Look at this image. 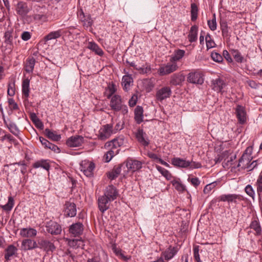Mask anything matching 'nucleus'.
Returning a JSON list of instances; mask_svg holds the SVG:
<instances>
[{
  "instance_id": "nucleus-32",
  "label": "nucleus",
  "mask_w": 262,
  "mask_h": 262,
  "mask_svg": "<svg viewBox=\"0 0 262 262\" xmlns=\"http://www.w3.org/2000/svg\"><path fill=\"white\" fill-rule=\"evenodd\" d=\"M21 245L24 250H32L38 247L35 241L28 238L23 240Z\"/></svg>"
},
{
  "instance_id": "nucleus-50",
  "label": "nucleus",
  "mask_w": 262,
  "mask_h": 262,
  "mask_svg": "<svg viewBox=\"0 0 262 262\" xmlns=\"http://www.w3.org/2000/svg\"><path fill=\"white\" fill-rule=\"evenodd\" d=\"M14 201L13 198L10 196L8 197V201L6 204L5 205L1 206V208L3 209V210L5 211H11L14 206Z\"/></svg>"
},
{
  "instance_id": "nucleus-46",
  "label": "nucleus",
  "mask_w": 262,
  "mask_h": 262,
  "mask_svg": "<svg viewBox=\"0 0 262 262\" xmlns=\"http://www.w3.org/2000/svg\"><path fill=\"white\" fill-rule=\"evenodd\" d=\"M5 123L11 133L15 136L18 135L19 134V130L15 123L11 121H10L9 123H7L6 121H5Z\"/></svg>"
},
{
  "instance_id": "nucleus-41",
  "label": "nucleus",
  "mask_w": 262,
  "mask_h": 262,
  "mask_svg": "<svg viewBox=\"0 0 262 262\" xmlns=\"http://www.w3.org/2000/svg\"><path fill=\"white\" fill-rule=\"evenodd\" d=\"M198 31V26L194 25L191 27L188 35V40L190 42H195L197 40Z\"/></svg>"
},
{
  "instance_id": "nucleus-34",
  "label": "nucleus",
  "mask_w": 262,
  "mask_h": 262,
  "mask_svg": "<svg viewBox=\"0 0 262 262\" xmlns=\"http://www.w3.org/2000/svg\"><path fill=\"white\" fill-rule=\"evenodd\" d=\"M133 82V79L131 75L127 74L124 75L122 79V85L123 86V89L127 91L130 84Z\"/></svg>"
},
{
  "instance_id": "nucleus-2",
  "label": "nucleus",
  "mask_w": 262,
  "mask_h": 262,
  "mask_svg": "<svg viewBox=\"0 0 262 262\" xmlns=\"http://www.w3.org/2000/svg\"><path fill=\"white\" fill-rule=\"evenodd\" d=\"M122 164L126 167L127 171L134 173L139 171L142 168L143 163L135 159L128 158Z\"/></svg>"
},
{
  "instance_id": "nucleus-19",
  "label": "nucleus",
  "mask_w": 262,
  "mask_h": 262,
  "mask_svg": "<svg viewBox=\"0 0 262 262\" xmlns=\"http://www.w3.org/2000/svg\"><path fill=\"white\" fill-rule=\"evenodd\" d=\"M235 114L239 123L244 124L247 120L246 112L244 106L237 105L235 110Z\"/></svg>"
},
{
  "instance_id": "nucleus-13",
  "label": "nucleus",
  "mask_w": 262,
  "mask_h": 262,
  "mask_svg": "<svg viewBox=\"0 0 262 262\" xmlns=\"http://www.w3.org/2000/svg\"><path fill=\"white\" fill-rule=\"evenodd\" d=\"M99 137L102 139L109 138L111 135L114 134L113 132V124H107L102 126L99 132Z\"/></svg>"
},
{
  "instance_id": "nucleus-10",
  "label": "nucleus",
  "mask_w": 262,
  "mask_h": 262,
  "mask_svg": "<svg viewBox=\"0 0 262 262\" xmlns=\"http://www.w3.org/2000/svg\"><path fill=\"white\" fill-rule=\"evenodd\" d=\"M171 93V90L169 87L164 86L157 91L155 97L157 101L162 102L170 97Z\"/></svg>"
},
{
  "instance_id": "nucleus-9",
  "label": "nucleus",
  "mask_w": 262,
  "mask_h": 262,
  "mask_svg": "<svg viewBox=\"0 0 262 262\" xmlns=\"http://www.w3.org/2000/svg\"><path fill=\"white\" fill-rule=\"evenodd\" d=\"M112 202L105 195H100L97 200L98 207L100 211L103 213L110 208V202Z\"/></svg>"
},
{
  "instance_id": "nucleus-29",
  "label": "nucleus",
  "mask_w": 262,
  "mask_h": 262,
  "mask_svg": "<svg viewBox=\"0 0 262 262\" xmlns=\"http://www.w3.org/2000/svg\"><path fill=\"white\" fill-rule=\"evenodd\" d=\"M134 119L139 124L143 121V108L141 106L138 105L134 111Z\"/></svg>"
},
{
  "instance_id": "nucleus-49",
  "label": "nucleus",
  "mask_w": 262,
  "mask_h": 262,
  "mask_svg": "<svg viewBox=\"0 0 262 262\" xmlns=\"http://www.w3.org/2000/svg\"><path fill=\"white\" fill-rule=\"evenodd\" d=\"M256 190L259 199H262V174L261 173L258 176L256 182Z\"/></svg>"
},
{
  "instance_id": "nucleus-7",
  "label": "nucleus",
  "mask_w": 262,
  "mask_h": 262,
  "mask_svg": "<svg viewBox=\"0 0 262 262\" xmlns=\"http://www.w3.org/2000/svg\"><path fill=\"white\" fill-rule=\"evenodd\" d=\"M178 69V66L176 62L170 61L166 65L160 67L158 73L161 76L166 75L177 71Z\"/></svg>"
},
{
  "instance_id": "nucleus-39",
  "label": "nucleus",
  "mask_w": 262,
  "mask_h": 262,
  "mask_svg": "<svg viewBox=\"0 0 262 262\" xmlns=\"http://www.w3.org/2000/svg\"><path fill=\"white\" fill-rule=\"evenodd\" d=\"M220 28L222 31V35L224 37H228L229 36V27L226 19L220 18Z\"/></svg>"
},
{
  "instance_id": "nucleus-28",
  "label": "nucleus",
  "mask_w": 262,
  "mask_h": 262,
  "mask_svg": "<svg viewBox=\"0 0 262 262\" xmlns=\"http://www.w3.org/2000/svg\"><path fill=\"white\" fill-rule=\"evenodd\" d=\"M124 166V164H120L118 166H115L111 171L107 173V177L111 180H115L120 174L122 167Z\"/></svg>"
},
{
  "instance_id": "nucleus-51",
  "label": "nucleus",
  "mask_w": 262,
  "mask_h": 262,
  "mask_svg": "<svg viewBox=\"0 0 262 262\" xmlns=\"http://www.w3.org/2000/svg\"><path fill=\"white\" fill-rule=\"evenodd\" d=\"M118 153L119 150H117L116 153L115 154L114 151L111 149L105 154L103 157V160H104L105 162H109L115 156V155L118 154Z\"/></svg>"
},
{
  "instance_id": "nucleus-31",
  "label": "nucleus",
  "mask_w": 262,
  "mask_h": 262,
  "mask_svg": "<svg viewBox=\"0 0 262 262\" xmlns=\"http://www.w3.org/2000/svg\"><path fill=\"white\" fill-rule=\"evenodd\" d=\"M249 227L254 230L256 235H260L261 234V227L257 217H254L250 224Z\"/></svg>"
},
{
  "instance_id": "nucleus-5",
  "label": "nucleus",
  "mask_w": 262,
  "mask_h": 262,
  "mask_svg": "<svg viewBox=\"0 0 262 262\" xmlns=\"http://www.w3.org/2000/svg\"><path fill=\"white\" fill-rule=\"evenodd\" d=\"M63 215L65 217H73L77 214L76 205L70 200L66 201L63 206Z\"/></svg>"
},
{
  "instance_id": "nucleus-20",
  "label": "nucleus",
  "mask_w": 262,
  "mask_h": 262,
  "mask_svg": "<svg viewBox=\"0 0 262 262\" xmlns=\"http://www.w3.org/2000/svg\"><path fill=\"white\" fill-rule=\"evenodd\" d=\"M67 33V32L64 31L62 29H59L57 31H52L43 37L45 43L52 39H55L59 38L63 34Z\"/></svg>"
},
{
  "instance_id": "nucleus-58",
  "label": "nucleus",
  "mask_w": 262,
  "mask_h": 262,
  "mask_svg": "<svg viewBox=\"0 0 262 262\" xmlns=\"http://www.w3.org/2000/svg\"><path fill=\"white\" fill-rule=\"evenodd\" d=\"M212 59L216 62L220 63L223 60V56L216 52L213 51L211 54Z\"/></svg>"
},
{
  "instance_id": "nucleus-1",
  "label": "nucleus",
  "mask_w": 262,
  "mask_h": 262,
  "mask_svg": "<svg viewBox=\"0 0 262 262\" xmlns=\"http://www.w3.org/2000/svg\"><path fill=\"white\" fill-rule=\"evenodd\" d=\"M110 106L111 110L114 112H121L123 115L128 113V107L126 105L122 103L121 96L118 95H115L111 98Z\"/></svg>"
},
{
  "instance_id": "nucleus-53",
  "label": "nucleus",
  "mask_w": 262,
  "mask_h": 262,
  "mask_svg": "<svg viewBox=\"0 0 262 262\" xmlns=\"http://www.w3.org/2000/svg\"><path fill=\"white\" fill-rule=\"evenodd\" d=\"M172 185L174 187L175 189L179 191L183 192L186 190L185 186L180 183V182L173 180L171 182Z\"/></svg>"
},
{
  "instance_id": "nucleus-37",
  "label": "nucleus",
  "mask_w": 262,
  "mask_h": 262,
  "mask_svg": "<svg viewBox=\"0 0 262 262\" xmlns=\"http://www.w3.org/2000/svg\"><path fill=\"white\" fill-rule=\"evenodd\" d=\"M116 85L113 82L110 83L105 88L104 95L105 96L107 99H110L113 96V95L116 92Z\"/></svg>"
},
{
  "instance_id": "nucleus-33",
  "label": "nucleus",
  "mask_w": 262,
  "mask_h": 262,
  "mask_svg": "<svg viewBox=\"0 0 262 262\" xmlns=\"http://www.w3.org/2000/svg\"><path fill=\"white\" fill-rule=\"evenodd\" d=\"M37 234V231L34 228H23L20 231V235L23 237H32Z\"/></svg>"
},
{
  "instance_id": "nucleus-60",
  "label": "nucleus",
  "mask_w": 262,
  "mask_h": 262,
  "mask_svg": "<svg viewBox=\"0 0 262 262\" xmlns=\"http://www.w3.org/2000/svg\"><path fill=\"white\" fill-rule=\"evenodd\" d=\"M8 94L10 96H13L15 94V81L9 83L8 85Z\"/></svg>"
},
{
  "instance_id": "nucleus-14",
  "label": "nucleus",
  "mask_w": 262,
  "mask_h": 262,
  "mask_svg": "<svg viewBox=\"0 0 262 262\" xmlns=\"http://www.w3.org/2000/svg\"><path fill=\"white\" fill-rule=\"evenodd\" d=\"M179 250V248L177 246L174 247L169 246L165 251L162 252L161 257H164L165 260L168 261L172 259L177 254Z\"/></svg>"
},
{
  "instance_id": "nucleus-15",
  "label": "nucleus",
  "mask_w": 262,
  "mask_h": 262,
  "mask_svg": "<svg viewBox=\"0 0 262 262\" xmlns=\"http://www.w3.org/2000/svg\"><path fill=\"white\" fill-rule=\"evenodd\" d=\"M84 138L81 136H72L67 141V145L70 147H75L82 145Z\"/></svg>"
},
{
  "instance_id": "nucleus-47",
  "label": "nucleus",
  "mask_w": 262,
  "mask_h": 262,
  "mask_svg": "<svg viewBox=\"0 0 262 262\" xmlns=\"http://www.w3.org/2000/svg\"><path fill=\"white\" fill-rule=\"evenodd\" d=\"M231 52L236 62L237 63H242L244 61V57L238 50L232 49Z\"/></svg>"
},
{
  "instance_id": "nucleus-40",
  "label": "nucleus",
  "mask_w": 262,
  "mask_h": 262,
  "mask_svg": "<svg viewBox=\"0 0 262 262\" xmlns=\"http://www.w3.org/2000/svg\"><path fill=\"white\" fill-rule=\"evenodd\" d=\"M22 95L29 96L30 94V79L28 78H24L22 82Z\"/></svg>"
},
{
  "instance_id": "nucleus-27",
  "label": "nucleus",
  "mask_w": 262,
  "mask_h": 262,
  "mask_svg": "<svg viewBox=\"0 0 262 262\" xmlns=\"http://www.w3.org/2000/svg\"><path fill=\"white\" fill-rule=\"evenodd\" d=\"M33 167L34 168H42L49 171L51 167L50 160L45 159L38 160L33 164Z\"/></svg>"
},
{
  "instance_id": "nucleus-52",
  "label": "nucleus",
  "mask_w": 262,
  "mask_h": 262,
  "mask_svg": "<svg viewBox=\"0 0 262 262\" xmlns=\"http://www.w3.org/2000/svg\"><path fill=\"white\" fill-rule=\"evenodd\" d=\"M157 169L167 180H170L172 178L170 172L167 169L159 166H157Z\"/></svg>"
},
{
  "instance_id": "nucleus-11",
  "label": "nucleus",
  "mask_w": 262,
  "mask_h": 262,
  "mask_svg": "<svg viewBox=\"0 0 262 262\" xmlns=\"http://www.w3.org/2000/svg\"><path fill=\"white\" fill-rule=\"evenodd\" d=\"M84 226L80 222L72 224L69 228V233L74 237H79L83 234Z\"/></svg>"
},
{
  "instance_id": "nucleus-62",
  "label": "nucleus",
  "mask_w": 262,
  "mask_h": 262,
  "mask_svg": "<svg viewBox=\"0 0 262 262\" xmlns=\"http://www.w3.org/2000/svg\"><path fill=\"white\" fill-rule=\"evenodd\" d=\"M144 83L145 84V89L148 92L151 91L154 87V84L151 80L146 79L144 80Z\"/></svg>"
},
{
  "instance_id": "nucleus-8",
  "label": "nucleus",
  "mask_w": 262,
  "mask_h": 262,
  "mask_svg": "<svg viewBox=\"0 0 262 262\" xmlns=\"http://www.w3.org/2000/svg\"><path fill=\"white\" fill-rule=\"evenodd\" d=\"M46 228L47 231L52 235L60 234L62 231L61 225L52 221L47 223Z\"/></svg>"
},
{
  "instance_id": "nucleus-61",
  "label": "nucleus",
  "mask_w": 262,
  "mask_h": 262,
  "mask_svg": "<svg viewBox=\"0 0 262 262\" xmlns=\"http://www.w3.org/2000/svg\"><path fill=\"white\" fill-rule=\"evenodd\" d=\"M199 246H195L193 247V256L196 262H202L199 255Z\"/></svg>"
},
{
  "instance_id": "nucleus-54",
  "label": "nucleus",
  "mask_w": 262,
  "mask_h": 262,
  "mask_svg": "<svg viewBox=\"0 0 262 262\" xmlns=\"http://www.w3.org/2000/svg\"><path fill=\"white\" fill-rule=\"evenodd\" d=\"M245 191L249 196L252 198V200L254 201L255 199V191L253 188L252 186L248 184L245 188Z\"/></svg>"
},
{
  "instance_id": "nucleus-43",
  "label": "nucleus",
  "mask_w": 262,
  "mask_h": 262,
  "mask_svg": "<svg viewBox=\"0 0 262 262\" xmlns=\"http://www.w3.org/2000/svg\"><path fill=\"white\" fill-rule=\"evenodd\" d=\"M45 134L49 139L54 141H58L61 139L60 135L57 134L55 132L51 131L49 128L45 129Z\"/></svg>"
},
{
  "instance_id": "nucleus-25",
  "label": "nucleus",
  "mask_w": 262,
  "mask_h": 262,
  "mask_svg": "<svg viewBox=\"0 0 262 262\" xmlns=\"http://www.w3.org/2000/svg\"><path fill=\"white\" fill-rule=\"evenodd\" d=\"M79 16L83 23V26L86 29H90L93 24V20L90 15H85L83 11L79 12Z\"/></svg>"
},
{
  "instance_id": "nucleus-57",
  "label": "nucleus",
  "mask_w": 262,
  "mask_h": 262,
  "mask_svg": "<svg viewBox=\"0 0 262 262\" xmlns=\"http://www.w3.org/2000/svg\"><path fill=\"white\" fill-rule=\"evenodd\" d=\"M206 43L207 48L210 49L214 47L215 43L213 39L211 37V35L209 34H207L205 37Z\"/></svg>"
},
{
  "instance_id": "nucleus-63",
  "label": "nucleus",
  "mask_w": 262,
  "mask_h": 262,
  "mask_svg": "<svg viewBox=\"0 0 262 262\" xmlns=\"http://www.w3.org/2000/svg\"><path fill=\"white\" fill-rule=\"evenodd\" d=\"M188 181L195 187H198L200 184V181L197 177L190 178L189 177Z\"/></svg>"
},
{
  "instance_id": "nucleus-38",
  "label": "nucleus",
  "mask_w": 262,
  "mask_h": 262,
  "mask_svg": "<svg viewBox=\"0 0 262 262\" xmlns=\"http://www.w3.org/2000/svg\"><path fill=\"white\" fill-rule=\"evenodd\" d=\"M35 62V59L33 57H29L27 59L25 66L26 72L28 73L33 72Z\"/></svg>"
},
{
  "instance_id": "nucleus-3",
  "label": "nucleus",
  "mask_w": 262,
  "mask_h": 262,
  "mask_svg": "<svg viewBox=\"0 0 262 262\" xmlns=\"http://www.w3.org/2000/svg\"><path fill=\"white\" fill-rule=\"evenodd\" d=\"M187 80L192 84L202 85L204 81V75L202 71L195 70L188 74Z\"/></svg>"
},
{
  "instance_id": "nucleus-30",
  "label": "nucleus",
  "mask_w": 262,
  "mask_h": 262,
  "mask_svg": "<svg viewBox=\"0 0 262 262\" xmlns=\"http://www.w3.org/2000/svg\"><path fill=\"white\" fill-rule=\"evenodd\" d=\"M146 134L143 132L142 129L139 128L136 134V137L138 142L143 146H146L148 144V140L145 138Z\"/></svg>"
},
{
  "instance_id": "nucleus-17",
  "label": "nucleus",
  "mask_w": 262,
  "mask_h": 262,
  "mask_svg": "<svg viewBox=\"0 0 262 262\" xmlns=\"http://www.w3.org/2000/svg\"><path fill=\"white\" fill-rule=\"evenodd\" d=\"M226 83L224 80L220 77L211 81L212 89L217 93L223 92V89L225 86Z\"/></svg>"
},
{
  "instance_id": "nucleus-42",
  "label": "nucleus",
  "mask_w": 262,
  "mask_h": 262,
  "mask_svg": "<svg viewBox=\"0 0 262 262\" xmlns=\"http://www.w3.org/2000/svg\"><path fill=\"white\" fill-rule=\"evenodd\" d=\"M124 143V140L122 138H116L112 140L110 142L105 143L104 147H120Z\"/></svg>"
},
{
  "instance_id": "nucleus-4",
  "label": "nucleus",
  "mask_w": 262,
  "mask_h": 262,
  "mask_svg": "<svg viewBox=\"0 0 262 262\" xmlns=\"http://www.w3.org/2000/svg\"><path fill=\"white\" fill-rule=\"evenodd\" d=\"M95 164L93 162L88 160H83L80 163V169L87 177L91 178L94 176Z\"/></svg>"
},
{
  "instance_id": "nucleus-35",
  "label": "nucleus",
  "mask_w": 262,
  "mask_h": 262,
  "mask_svg": "<svg viewBox=\"0 0 262 262\" xmlns=\"http://www.w3.org/2000/svg\"><path fill=\"white\" fill-rule=\"evenodd\" d=\"M68 243L70 246L76 249L79 248L84 249L85 246L84 241L81 238L79 239H70Z\"/></svg>"
},
{
  "instance_id": "nucleus-12",
  "label": "nucleus",
  "mask_w": 262,
  "mask_h": 262,
  "mask_svg": "<svg viewBox=\"0 0 262 262\" xmlns=\"http://www.w3.org/2000/svg\"><path fill=\"white\" fill-rule=\"evenodd\" d=\"M103 195L113 201L117 199L119 195L118 190L114 185H110L105 188Z\"/></svg>"
},
{
  "instance_id": "nucleus-26",
  "label": "nucleus",
  "mask_w": 262,
  "mask_h": 262,
  "mask_svg": "<svg viewBox=\"0 0 262 262\" xmlns=\"http://www.w3.org/2000/svg\"><path fill=\"white\" fill-rule=\"evenodd\" d=\"M184 80L185 77L182 74H174L170 77V84L174 86L181 85Z\"/></svg>"
},
{
  "instance_id": "nucleus-23",
  "label": "nucleus",
  "mask_w": 262,
  "mask_h": 262,
  "mask_svg": "<svg viewBox=\"0 0 262 262\" xmlns=\"http://www.w3.org/2000/svg\"><path fill=\"white\" fill-rule=\"evenodd\" d=\"M171 163L174 167L186 168L189 167V161H187L180 158H173L171 159Z\"/></svg>"
},
{
  "instance_id": "nucleus-45",
  "label": "nucleus",
  "mask_w": 262,
  "mask_h": 262,
  "mask_svg": "<svg viewBox=\"0 0 262 262\" xmlns=\"http://www.w3.org/2000/svg\"><path fill=\"white\" fill-rule=\"evenodd\" d=\"M12 34V31H7L4 34V43L6 45V46H8L10 49L13 46V37Z\"/></svg>"
},
{
  "instance_id": "nucleus-55",
  "label": "nucleus",
  "mask_w": 262,
  "mask_h": 262,
  "mask_svg": "<svg viewBox=\"0 0 262 262\" xmlns=\"http://www.w3.org/2000/svg\"><path fill=\"white\" fill-rule=\"evenodd\" d=\"M207 24L209 29L211 31H215L217 28L216 17L215 14L213 15V18L211 20H208L207 21Z\"/></svg>"
},
{
  "instance_id": "nucleus-44",
  "label": "nucleus",
  "mask_w": 262,
  "mask_h": 262,
  "mask_svg": "<svg viewBox=\"0 0 262 262\" xmlns=\"http://www.w3.org/2000/svg\"><path fill=\"white\" fill-rule=\"evenodd\" d=\"M185 53V51L183 50L178 49L175 50L173 55H172L170 58V61H174L176 62L184 57Z\"/></svg>"
},
{
  "instance_id": "nucleus-36",
  "label": "nucleus",
  "mask_w": 262,
  "mask_h": 262,
  "mask_svg": "<svg viewBox=\"0 0 262 262\" xmlns=\"http://www.w3.org/2000/svg\"><path fill=\"white\" fill-rule=\"evenodd\" d=\"M88 48L90 49L95 53L99 56H102L104 52L102 49L95 42H89L88 43Z\"/></svg>"
},
{
  "instance_id": "nucleus-6",
  "label": "nucleus",
  "mask_w": 262,
  "mask_h": 262,
  "mask_svg": "<svg viewBox=\"0 0 262 262\" xmlns=\"http://www.w3.org/2000/svg\"><path fill=\"white\" fill-rule=\"evenodd\" d=\"M219 200L222 202H227L228 203H234L237 204V200L239 201H244L245 198L239 194H222L219 198Z\"/></svg>"
},
{
  "instance_id": "nucleus-21",
  "label": "nucleus",
  "mask_w": 262,
  "mask_h": 262,
  "mask_svg": "<svg viewBox=\"0 0 262 262\" xmlns=\"http://www.w3.org/2000/svg\"><path fill=\"white\" fill-rule=\"evenodd\" d=\"M29 10L26 3L22 1L18 2L16 7V11L17 14L24 17L28 13Z\"/></svg>"
},
{
  "instance_id": "nucleus-24",
  "label": "nucleus",
  "mask_w": 262,
  "mask_h": 262,
  "mask_svg": "<svg viewBox=\"0 0 262 262\" xmlns=\"http://www.w3.org/2000/svg\"><path fill=\"white\" fill-rule=\"evenodd\" d=\"M231 154V150H226L225 151H223L220 154L218 155L215 158V163L221 162L222 160H224L223 163V166L225 167V166H228V164H227V160L229 159V156Z\"/></svg>"
},
{
  "instance_id": "nucleus-59",
  "label": "nucleus",
  "mask_w": 262,
  "mask_h": 262,
  "mask_svg": "<svg viewBox=\"0 0 262 262\" xmlns=\"http://www.w3.org/2000/svg\"><path fill=\"white\" fill-rule=\"evenodd\" d=\"M8 104L11 111H16L19 109L18 104L15 102L13 98L8 99Z\"/></svg>"
},
{
  "instance_id": "nucleus-22",
  "label": "nucleus",
  "mask_w": 262,
  "mask_h": 262,
  "mask_svg": "<svg viewBox=\"0 0 262 262\" xmlns=\"http://www.w3.org/2000/svg\"><path fill=\"white\" fill-rule=\"evenodd\" d=\"M252 148H246L243 153L242 156L238 160V164L237 167H240L243 162H246L245 164H247L250 163L252 160L253 157L251 156L252 153Z\"/></svg>"
},
{
  "instance_id": "nucleus-16",
  "label": "nucleus",
  "mask_w": 262,
  "mask_h": 262,
  "mask_svg": "<svg viewBox=\"0 0 262 262\" xmlns=\"http://www.w3.org/2000/svg\"><path fill=\"white\" fill-rule=\"evenodd\" d=\"M18 249L16 246L9 245L5 250L4 257L6 261L10 260L12 257L17 256Z\"/></svg>"
},
{
  "instance_id": "nucleus-18",
  "label": "nucleus",
  "mask_w": 262,
  "mask_h": 262,
  "mask_svg": "<svg viewBox=\"0 0 262 262\" xmlns=\"http://www.w3.org/2000/svg\"><path fill=\"white\" fill-rule=\"evenodd\" d=\"M38 244L39 248L43 249L47 253L53 252L56 248L53 243L46 239H40L38 241Z\"/></svg>"
},
{
  "instance_id": "nucleus-64",
  "label": "nucleus",
  "mask_w": 262,
  "mask_h": 262,
  "mask_svg": "<svg viewBox=\"0 0 262 262\" xmlns=\"http://www.w3.org/2000/svg\"><path fill=\"white\" fill-rule=\"evenodd\" d=\"M247 83L250 88L254 89H258L260 84L259 83H257L255 81L252 80H247Z\"/></svg>"
},
{
  "instance_id": "nucleus-56",
  "label": "nucleus",
  "mask_w": 262,
  "mask_h": 262,
  "mask_svg": "<svg viewBox=\"0 0 262 262\" xmlns=\"http://www.w3.org/2000/svg\"><path fill=\"white\" fill-rule=\"evenodd\" d=\"M257 165V161L255 160L252 162L248 163L247 164H243L242 166L243 169H248V171H252L254 168L256 167Z\"/></svg>"
},
{
  "instance_id": "nucleus-48",
  "label": "nucleus",
  "mask_w": 262,
  "mask_h": 262,
  "mask_svg": "<svg viewBox=\"0 0 262 262\" xmlns=\"http://www.w3.org/2000/svg\"><path fill=\"white\" fill-rule=\"evenodd\" d=\"M199 9L195 3H191V19L194 21L198 18Z\"/></svg>"
}]
</instances>
